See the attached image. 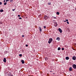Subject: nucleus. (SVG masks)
<instances>
[{
    "label": "nucleus",
    "mask_w": 76,
    "mask_h": 76,
    "mask_svg": "<svg viewBox=\"0 0 76 76\" xmlns=\"http://www.w3.org/2000/svg\"><path fill=\"white\" fill-rule=\"evenodd\" d=\"M53 74H54V73H53Z\"/></svg>",
    "instance_id": "nucleus-39"
},
{
    "label": "nucleus",
    "mask_w": 76,
    "mask_h": 76,
    "mask_svg": "<svg viewBox=\"0 0 76 76\" xmlns=\"http://www.w3.org/2000/svg\"><path fill=\"white\" fill-rule=\"evenodd\" d=\"M18 17H20V15H18Z\"/></svg>",
    "instance_id": "nucleus-30"
},
{
    "label": "nucleus",
    "mask_w": 76,
    "mask_h": 76,
    "mask_svg": "<svg viewBox=\"0 0 76 76\" xmlns=\"http://www.w3.org/2000/svg\"><path fill=\"white\" fill-rule=\"evenodd\" d=\"M4 2H6V1L4 0Z\"/></svg>",
    "instance_id": "nucleus-35"
},
{
    "label": "nucleus",
    "mask_w": 76,
    "mask_h": 76,
    "mask_svg": "<svg viewBox=\"0 0 76 76\" xmlns=\"http://www.w3.org/2000/svg\"><path fill=\"white\" fill-rule=\"evenodd\" d=\"M13 0H10V3H12V2H13Z\"/></svg>",
    "instance_id": "nucleus-17"
},
{
    "label": "nucleus",
    "mask_w": 76,
    "mask_h": 76,
    "mask_svg": "<svg viewBox=\"0 0 76 76\" xmlns=\"http://www.w3.org/2000/svg\"><path fill=\"white\" fill-rule=\"evenodd\" d=\"M19 19H22V18L20 17L19 18Z\"/></svg>",
    "instance_id": "nucleus-26"
},
{
    "label": "nucleus",
    "mask_w": 76,
    "mask_h": 76,
    "mask_svg": "<svg viewBox=\"0 0 76 76\" xmlns=\"http://www.w3.org/2000/svg\"><path fill=\"white\" fill-rule=\"evenodd\" d=\"M3 12V10L1 9L0 10V12Z\"/></svg>",
    "instance_id": "nucleus-14"
},
{
    "label": "nucleus",
    "mask_w": 76,
    "mask_h": 76,
    "mask_svg": "<svg viewBox=\"0 0 76 76\" xmlns=\"http://www.w3.org/2000/svg\"><path fill=\"white\" fill-rule=\"evenodd\" d=\"M22 37H25V35H22Z\"/></svg>",
    "instance_id": "nucleus-25"
},
{
    "label": "nucleus",
    "mask_w": 76,
    "mask_h": 76,
    "mask_svg": "<svg viewBox=\"0 0 76 76\" xmlns=\"http://www.w3.org/2000/svg\"><path fill=\"white\" fill-rule=\"evenodd\" d=\"M45 60H48V58L47 57H45Z\"/></svg>",
    "instance_id": "nucleus-13"
},
{
    "label": "nucleus",
    "mask_w": 76,
    "mask_h": 76,
    "mask_svg": "<svg viewBox=\"0 0 76 76\" xmlns=\"http://www.w3.org/2000/svg\"><path fill=\"white\" fill-rule=\"evenodd\" d=\"M48 75H49V74H48Z\"/></svg>",
    "instance_id": "nucleus-40"
},
{
    "label": "nucleus",
    "mask_w": 76,
    "mask_h": 76,
    "mask_svg": "<svg viewBox=\"0 0 76 76\" xmlns=\"http://www.w3.org/2000/svg\"><path fill=\"white\" fill-rule=\"evenodd\" d=\"M12 10V11H15V9H13Z\"/></svg>",
    "instance_id": "nucleus-33"
},
{
    "label": "nucleus",
    "mask_w": 76,
    "mask_h": 76,
    "mask_svg": "<svg viewBox=\"0 0 76 76\" xmlns=\"http://www.w3.org/2000/svg\"><path fill=\"white\" fill-rule=\"evenodd\" d=\"M8 76H13V75H8Z\"/></svg>",
    "instance_id": "nucleus-31"
},
{
    "label": "nucleus",
    "mask_w": 76,
    "mask_h": 76,
    "mask_svg": "<svg viewBox=\"0 0 76 76\" xmlns=\"http://www.w3.org/2000/svg\"><path fill=\"white\" fill-rule=\"evenodd\" d=\"M1 4H2V2H0V5H1Z\"/></svg>",
    "instance_id": "nucleus-24"
},
{
    "label": "nucleus",
    "mask_w": 76,
    "mask_h": 76,
    "mask_svg": "<svg viewBox=\"0 0 76 76\" xmlns=\"http://www.w3.org/2000/svg\"><path fill=\"white\" fill-rule=\"evenodd\" d=\"M60 37H58L56 38V40H58V41H60Z\"/></svg>",
    "instance_id": "nucleus-11"
},
{
    "label": "nucleus",
    "mask_w": 76,
    "mask_h": 76,
    "mask_svg": "<svg viewBox=\"0 0 76 76\" xmlns=\"http://www.w3.org/2000/svg\"><path fill=\"white\" fill-rule=\"evenodd\" d=\"M38 29L40 31V33H41V32H42V28H41V27L40 26H39L38 28Z\"/></svg>",
    "instance_id": "nucleus-2"
},
{
    "label": "nucleus",
    "mask_w": 76,
    "mask_h": 76,
    "mask_svg": "<svg viewBox=\"0 0 76 76\" xmlns=\"http://www.w3.org/2000/svg\"><path fill=\"white\" fill-rule=\"evenodd\" d=\"M26 47H28V45H26Z\"/></svg>",
    "instance_id": "nucleus-32"
},
{
    "label": "nucleus",
    "mask_w": 76,
    "mask_h": 76,
    "mask_svg": "<svg viewBox=\"0 0 76 76\" xmlns=\"http://www.w3.org/2000/svg\"><path fill=\"white\" fill-rule=\"evenodd\" d=\"M43 28H44L45 29L46 28V26H43Z\"/></svg>",
    "instance_id": "nucleus-23"
},
{
    "label": "nucleus",
    "mask_w": 76,
    "mask_h": 76,
    "mask_svg": "<svg viewBox=\"0 0 76 76\" xmlns=\"http://www.w3.org/2000/svg\"><path fill=\"white\" fill-rule=\"evenodd\" d=\"M54 26L55 27H56L57 26V22H56L54 24Z\"/></svg>",
    "instance_id": "nucleus-7"
},
{
    "label": "nucleus",
    "mask_w": 76,
    "mask_h": 76,
    "mask_svg": "<svg viewBox=\"0 0 76 76\" xmlns=\"http://www.w3.org/2000/svg\"><path fill=\"white\" fill-rule=\"evenodd\" d=\"M72 67L74 69H76V65L75 64H74L72 65Z\"/></svg>",
    "instance_id": "nucleus-3"
},
{
    "label": "nucleus",
    "mask_w": 76,
    "mask_h": 76,
    "mask_svg": "<svg viewBox=\"0 0 76 76\" xmlns=\"http://www.w3.org/2000/svg\"><path fill=\"white\" fill-rule=\"evenodd\" d=\"M56 14L57 15H59L60 14V13L58 12H57Z\"/></svg>",
    "instance_id": "nucleus-15"
},
{
    "label": "nucleus",
    "mask_w": 76,
    "mask_h": 76,
    "mask_svg": "<svg viewBox=\"0 0 76 76\" xmlns=\"http://www.w3.org/2000/svg\"><path fill=\"white\" fill-rule=\"evenodd\" d=\"M64 22H66V20H65V21H64Z\"/></svg>",
    "instance_id": "nucleus-37"
},
{
    "label": "nucleus",
    "mask_w": 76,
    "mask_h": 76,
    "mask_svg": "<svg viewBox=\"0 0 76 76\" xmlns=\"http://www.w3.org/2000/svg\"><path fill=\"white\" fill-rule=\"evenodd\" d=\"M65 59H66V60H69V57H66L65 58Z\"/></svg>",
    "instance_id": "nucleus-10"
},
{
    "label": "nucleus",
    "mask_w": 76,
    "mask_h": 76,
    "mask_svg": "<svg viewBox=\"0 0 76 76\" xmlns=\"http://www.w3.org/2000/svg\"><path fill=\"white\" fill-rule=\"evenodd\" d=\"M8 52H7V51H4V53H5L6 54H7V53H8Z\"/></svg>",
    "instance_id": "nucleus-18"
},
{
    "label": "nucleus",
    "mask_w": 76,
    "mask_h": 76,
    "mask_svg": "<svg viewBox=\"0 0 76 76\" xmlns=\"http://www.w3.org/2000/svg\"><path fill=\"white\" fill-rule=\"evenodd\" d=\"M53 18V19H56V17H54Z\"/></svg>",
    "instance_id": "nucleus-34"
},
{
    "label": "nucleus",
    "mask_w": 76,
    "mask_h": 76,
    "mask_svg": "<svg viewBox=\"0 0 76 76\" xmlns=\"http://www.w3.org/2000/svg\"><path fill=\"white\" fill-rule=\"evenodd\" d=\"M59 31L60 32V33H61L62 32V30L60 28H59L58 29Z\"/></svg>",
    "instance_id": "nucleus-6"
},
{
    "label": "nucleus",
    "mask_w": 76,
    "mask_h": 76,
    "mask_svg": "<svg viewBox=\"0 0 76 76\" xmlns=\"http://www.w3.org/2000/svg\"><path fill=\"white\" fill-rule=\"evenodd\" d=\"M66 21H68V20H67V19H66Z\"/></svg>",
    "instance_id": "nucleus-36"
},
{
    "label": "nucleus",
    "mask_w": 76,
    "mask_h": 76,
    "mask_svg": "<svg viewBox=\"0 0 76 76\" xmlns=\"http://www.w3.org/2000/svg\"><path fill=\"white\" fill-rule=\"evenodd\" d=\"M19 56H20V57H22V54H20L19 55Z\"/></svg>",
    "instance_id": "nucleus-19"
},
{
    "label": "nucleus",
    "mask_w": 76,
    "mask_h": 76,
    "mask_svg": "<svg viewBox=\"0 0 76 76\" xmlns=\"http://www.w3.org/2000/svg\"><path fill=\"white\" fill-rule=\"evenodd\" d=\"M50 72H52V71H50Z\"/></svg>",
    "instance_id": "nucleus-38"
},
{
    "label": "nucleus",
    "mask_w": 76,
    "mask_h": 76,
    "mask_svg": "<svg viewBox=\"0 0 76 76\" xmlns=\"http://www.w3.org/2000/svg\"><path fill=\"white\" fill-rule=\"evenodd\" d=\"M44 19H45V20L48 19V17L47 15H45L44 16Z\"/></svg>",
    "instance_id": "nucleus-4"
},
{
    "label": "nucleus",
    "mask_w": 76,
    "mask_h": 76,
    "mask_svg": "<svg viewBox=\"0 0 76 76\" xmlns=\"http://www.w3.org/2000/svg\"><path fill=\"white\" fill-rule=\"evenodd\" d=\"M7 4V2H5L4 3V5H6Z\"/></svg>",
    "instance_id": "nucleus-21"
},
{
    "label": "nucleus",
    "mask_w": 76,
    "mask_h": 76,
    "mask_svg": "<svg viewBox=\"0 0 76 76\" xmlns=\"http://www.w3.org/2000/svg\"><path fill=\"white\" fill-rule=\"evenodd\" d=\"M8 1H9V0H6V2L7 3Z\"/></svg>",
    "instance_id": "nucleus-28"
},
{
    "label": "nucleus",
    "mask_w": 76,
    "mask_h": 76,
    "mask_svg": "<svg viewBox=\"0 0 76 76\" xmlns=\"http://www.w3.org/2000/svg\"><path fill=\"white\" fill-rule=\"evenodd\" d=\"M48 4H49V5H51V3H48Z\"/></svg>",
    "instance_id": "nucleus-29"
},
{
    "label": "nucleus",
    "mask_w": 76,
    "mask_h": 76,
    "mask_svg": "<svg viewBox=\"0 0 76 76\" xmlns=\"http://www.w3.org/2000/svg\"><path fill=\"white\" fill-rule=\"evenodd\" d=\"M3 61L4 62V63H6V58H4L3 60Z\"/></svg>",
    "instance_id": "nucleus-8"
},
{
    "label": "nucleus",
    "mask_w": 76,
    "mask_h": 76,
    "mask_svg": "<svg viewBox=\"0 0 76 76\" xmlns=\"http://www.w3.org/2000/svg\"><path fill=\"white\" fill-rule=\"evenodd\" d=\"M0 24H1V25L3 24V22L2 21H0Z\"/></svg>",
    "instance_id": "nucleus-20"
},
{
    "label": "nucleus",
    "mask_w": 76,
    "mask_h": 76,
    "mask_svg": "<svg viewBox=\"0 0 76 76\" xmlns=\"http://www.w3.org/2000/svg\"><path fill=\"white\" fill-rule=\"evenodd\" d=\"M66 23H67V24H69V23L68 21H67L66 22Z\"/></svg>",
    "instance_id": "nucleus-27"
},
{
    "label": "nucleus",
    "mask_w": 76,
    "mask_h": 76,
    "mask_svg": "<svg viewBox=\"0 0 76 76\" xmlns=\"http://www.w3.org/2000/svg\"><path fill=\"white\" fill-rule=\"evenodd\" d=\"M72 59L73 60H75L76 59V56H74L73 57H72Z\"/></svg>",
    "instance_id": "nucleus-5"
},
{
    "label": "nucleus",
    "mask_w": 76,
    "mask_h": 76,
    "mask_svg": "<svg viewBox=\"0 0 76 76\" xmlns=\"http://www.w3.org/2000/svg\"><path fill=\"white\" fill-rule=\"evenodd\" d=\"M61 50V48H58V50Z\"/></svg>",
    "instance_id": "nucleus-16"
},
{
    "label": "nucleus",
    "mask_w": 76,
    "mask_h": 76,
    "mask_svg": "<svg viewBox=\"0 0 76 76\" xmlns=\"http://www.w3.org/2000/svg\"><path fill=\"white\" fill-rule=\"evenodd\" d=\"M70 76H72V75H70Z\"/></svg>",
    "instance_id": "nucleus-41"
},
{
    "label": "nucleus",
    "mask_w": 76,
    "mask_h": 76,
    "mask_svg": "<svg viewBox=\"0 0 76 76\" xmlns=\"http://www.w3.org/2000/svg\"><path fill=\"white\" fill-rule=\"evenodd\" d=\"M21 61L22 64H24L25 63V62L23 60Z\"/></svg>",
    "instance_id": "nucleus-12"
},
{
    "label": "nucleus",
    "mask_w": 76,
    "mask_h": 76,
    "mask_svg": "<svg viewBox=\"0 0 76 76\" xmlns=\"http://www.w3.org/2000/svg\"><path fill=\"white\" fill-rule=\"evenodd\" d=\"M69 71H72V68L70 67L69 68Z\"/></svg>",
    "instance_id": "nucleus-9"
},
{
    "label": "nucleus",
    "mask_w": 76,
    "mask_h": 76,
    "mask_svg": "<svg viewBox=\"0 0 76 76\" xmlns=\"http://www.w3.org/2000/svg\"><path fill=\"white\" fill-rule=\"evenodd\" d=\"M52 41H53V39L52 38H50L49 39V41L48 42V43L49 44H50L51 42H52Z\"/></svg>",
    "instance_id": "nucleus-1"
},
{
    "label": "nucleus",
    "mask_w": 76,
    "mask_h": 76,
    "mask_svg": "<svg viewBox=\"0 0 76 76\" xmlns=\"http://www.w3.org/2000/svg\"><path fill=\"white\" fill-rule=\"evenodd\" d=\"M61 50H64V48H61Z\"/></svg>",
    "instance_id": "nucleus-22"
}]
</instances>
